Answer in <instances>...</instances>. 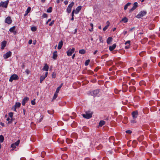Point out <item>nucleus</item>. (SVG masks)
Returning a JSON list of instances; mask_svg holds the SVG:
<instances>
[{"mask_svg": "<svg viewBox=\"0 0 160 160\" xmlns=\"http://www.w3.org/2000/svg\"><path fill=\"white\" fill-rule=\"evenodd\" d=\"M92 113L90 111H87L85 112V114H82L83 117L86 119H89L92 117Z\"/></svg>", "mask_w": 160, "mask_h": 160, "instance_id": "1", "label": "nucleus"}, {"mask_svg": "<svg viewBox=\"0 0 160 160\" xmlns=\"http://www.w3.org/2000/svg\"><path fill=\"white\" fill-rule=\"evenodd\" d=\"M147 12L145 11H142L136 16L138 18H140L146 15Z\"/></svg>", "mask_w": 160, "mask_h": 160, "instance_id": "2", "label": "nucleus"}, {"mask_svg": "<svg viewBox=\"0 0 160 160\" xmlns=\"http://www.w3.org/2000/svg\"><path fill=\"white\" fill-rule=\"evenodd\" d=\"M18 79L19 77L16 74H13L10 76L9 79V81L12 82L13 80H17Z\"/></svg>", "mask_w": 160, "mask_h": 160, "instance_id": "3", "label": "nucleus"}, {"mask_svg": "<svg viewBox=\"0 0 160 160\" xmlns=\"http://www.w3.org/2000/svg\"><path fill=\"white\" fill-rule=\"evenodd\" d=\"M9 2V0H7L5 2H1L0 3V7L7 8Z\"/></svg>", "mask_w": 160, "mask_h": 160, "instance_id": "4", "label": "nucleus"}, {"mask_svg": "<svg viewBox=\"0 0 160 160\" xmlns=\"http://www.w3.org/2000/svg\"><path fill=\"white\" fill-rule=\"evenodd\" d=\"M74 5V3L73 2H72L68 5V8L67 9V12L69 13L71 11L72 8Z\"/></svg>", "mask_w": 160, "mask_h": 160, "instance_id": "5", "label": "nucleus"}, {"mask_svg": "<svg viewBox=\"0 0 160 160\" xmlns=\"http://www.w3.org/2000/svg\"><path fill=\"white\" fill-rule=\"evenodd\" d=\"M48 74V72H47L45 73L44 75H42L40 77V83H42V82L47 77Z\"/></svg>", "mask_w": 160, "mask_h": 160, "instance_id": "6", "label": "nucleus"}, {"mask_svg": "<svg viewBox=\"0 0 160 160\" xmlns=\"http://www.w3.org/2000/svg\"><path fill=\"white\" fill-rule=\"evenodd\" d=\"M75 51V48H72V49H69L67 52V55L69 56H71L72 53H73Z\"/></svg>", "mask_w": 160, "mask_h": 160, "instance_id": "7", "label": "nucleus"}, {"mask_svg": "<svg viewBox=\"0 0 160 160\" xmlns=\"http://www.w3.org/2000/svg\"><path fill=\"white\" fill-rule=\"evenodd\" d=\"M132 115L133 119L136 118L138 115V112L137 111H135L132 112Z\"/></svg>", "mask_w": 160, "mask_h": 160, "instance_id": "8", "label": "nucleus"}, {"mask_svg": "<svg viewBox=\"0 0 160 160\" xmlns=\"http://www.w3.org/2000/svg\"><path fill=\"white\" fill-rule=\"evenodd\" d=\"M99 92V90L98 89H96L94 90L91 94L93 96H96L98 95Z\"/></svg>", "mask_w": 160, "mask_h": 160, "instance_id": "9", "label": "nucleus"}, {"mask_svg": "<svg viewBox=\"0 0 160 160\" xmlns=\"http://www.w3.org/2000/svg\"><path fill=\"white\" fill-rule=\"evenodd\" d=\"M12 20L10 17H8L5 19V22L8 24H11L12 22Z\"/></svg>", "mask_w": 160, "mask_h": 160, "instance_id": "10", "label": "nucleus"}, {"mask_svg": "<svg viewBox=\"0 0 160 160\" xmlns=\"http://www.w3.org/2000/svg\"><path fill=\"white\" fill-rule=\"evenodd\" d=\"M11 54L12 52L11 51H9L4 55L3 57L5 59H6L9 57Z\"/></svg>", "mask_w": 160, "mask_h": 160, "instance_id": "11", "label": "nucleus"}, {"mask_svg": "<svg viewBox=\"0 0 160 160\" xmlns=\"http://www.w3.org/2000/svg\"><path fill=\"white\" fill-rule=\"evenodd\" d=\"M29 98L27 97H25L22 100V104L23 106H24L26 103L29 100Z\"/></svg>", "mask_w": 160, "mask_h": 160, "instance_id": "12", "label": "nucleus"}, {"mask_svg": "<svg viewBox=\"0 0 160 160\" xmlns=\"http://www.w3.org/2000/svg\"><path fill=\"white\" fill-rule=\"evenodd\" d=\"M136 90V88L133 86H131L129 87V91L131 92H134Z\"/></svg>", "mask_w": 160, "mask_h": 160, "instance_id": "13", "label": "nucleus"}, {"mask_svg": "<svg viewBox=\"0 0 160 160\" xmlns=\"http://www.w3.org/2000/svg\"><path fill=\"white\" fill-rule=\"evenodd\" d=\"M7 44V42L6 41H3L1 42V49L2 50L5 47H6Z\"/></svg>", "mask_w": 160, "mask_h": 160, "instance_id": "14", "label": "nucleus"}, {"mask_svg": "<svg viewBox=\"0 0 160 160\" xmlns=\"http://www.w3.org/2000/svg\"><path fill=\"white\" fill-rule=\"evenodd\" d=\"M48 68H49V66H48V65L47 64L45 63L44 65V67H43V68H42V70L47 72L48 71Z\"/></svg>", "mask_w": 160, "mask_h": 160, "instance_id": "15", "label": "nucleus"}, {"mask_svg": "<svg viewBox=\"0 0 160 160\" xmlns=\"http://www.w3.org/2000/svg\"><path fill=\"white\" fill-rule=\"evenodd\" d=\"M116 45L115 44H113L112 46H109V49L111 51H113L116 47Z\"/></svg>", "mask_w": 160, "mask_h": 160, "instance_id": "16", "label": "nucleus"}, {"mask_svg": "<svg viewBox=\"0 0 160 160\" xmlns=\"http://www.w3.org/2000/svg\"><path fill=\"white\" fill-rule=\"evenodd\" d=\"M81 8H82V6H78V7L76 10V11L75 12V13L76 14L78 13L81 10Z\"/></svg>", "mask_w": 160, "mask_h": 160, "instance_id": "17", "label": "nucleus"}, {"mask_svg": "<svg viewBox=\"0 0 160 160\" xmlns=\"http://www.w3.org/2000/svg\"><path fill=\"white\" fill-rule=\"evenodd\" d=\"M63 45V42L61 41L59 42L58 44V49H60L61 48Z\"/></svg>", "mask_w": 160, "mask_h": 160, "instance_id": "18", "label": "nucleus"}, {"mask_svg": "<svg viewBox=\"0 0 160 160\" xmlns=\"http://www.w3.org/2000/svg\"><path fill=\"white\" fill-rule=\"evenodd\" d=\"M112 40V38L111 37H109L108 38L107 40V43L108 44H110L111 43V42Z\"/></svg>", "mask_w": 160, "mask_h": 160, "instance_id": "19", "label": "nucleus"}, {"mask_svg": "<svg viewBox=\"0 0 160 160\" xmlns=\"http://www.w3.org/2000/svg\"><path fill=\"white\" fill-rule=\"evenodd\" d=\"M105 122L103 120H101L99 123V126L100 127H102V126L105 125Z\"/></svg>", "mask_w": 160, "mask_h": 160, "instance_id": "20", "label": "nucleus"}, {"mask_svg": "<svg viewBox=\"0 0 160 160\" xmlns=\"http://www.w3.org/2000/svg\"><path fill=\"white\" fill-rule=\"evenodd\" d=\"M132 84V85H134L135 84V81L134 79H132L128 83V84L130 85Z\"/></svg>", "mask_w": 160, "mask_h": 160, "instance_id": "21", "label": "nucleus"}, {"mask_svg": "<svg viewBox=\"0 0 160 160\" xmlns=\"http://www.w3.org/2000/svg\"><path fill=\"white\" fill-rule=\"evenodd\" d=\"M128 19L126 17H124L122 19L121 21L123 22L124 23H126L128 22Z\"/></svg>", "mask_w": 160, "mask_h": 160, "instance_id": "22", "label": "nucleus"}, {"mask_svg": "<svg viewBox=\"0 0 160 160\" xmlns=\"http://www.w3.org/2000/svg\"><path fill=\"white\" fill-rule=\"evenodd\" d=\"M57 57V52H54L53 53L52 58L54 59H56Z\"/></svg>", "mask_w": 160, "mask_h": 160, "instance_id": "23", "label": "nucleus"}, {"mask_svg": "<svg viewBox=\"0 0 160 160\" xmlns=\"http://www.w3.org/2000/svg\"><path fill=\"white\" fill-rule=\"evenodd\" d=\"M155 25L153 24H150L148 26V28L150 30H152L154 28Z\"/></svg>", "mask_w": 160, "mask_h": 160, "instance_id": "24", "label": "nucleus"}, {"mask_svg": "<svg viewBox=\"0 0 160 160\" xmlns=\"http://www.w3.org/2000/svg\"><path fill=\"white\" fill-rule=\"evenodd\" d=\"M79 53L81 54H83L86 53V51L84 49H81L79 50Z\"/></svg>", "mask_w": 160, "mask_h": 160, "instance_id": "25", "label": "nucleus"}, {"mask_svg": "<svg viewBox=\"0 0 160 160\" xmlns=\"http://www.w3.org/2000/svg\"><path fill=\"white\" fill-rule=\"evenodd\" d=\"M66 142L68 144L72 143V140L68 138H67L66 140Z\"/></svg>", "mask_w": 160, "mask_h": 160, "instance_id": "26", "label": "nucleus"}, {"mask_svg": "<svg viewBox=\"0 0 160 160\" xmlns=\"http://www.w3.org/2000/svg\"><path fill=\"white\" fill-rule=\"evenodd\" d=\"M68 158V155L66 154H63L62 155L61 158L63 159H65Z\"/></svg>", "mask_w": 160, "mask_h": 160, "instance_id": "27", "label": "nucleus"}, {"mask_svg": "<svg viewBox=\"0 0 160 160\" xmlns=\"http://www.w3.org/2000/svg\"><path fill=\"white\" fill-rule=\"evenodd\" d=\"M15 26H13L12 27L10 28L9 30L10 32H14V30L15 28Z\"/></svg>", "mask_w": 160, "mask_h": 160, "instance_id": "28", "label": "nucleus"}, {"mask_svg": "<svg viewBox=\"0 0 160 160\" xmlns=\"http://www.w3.org/2000/svg\"><path fill=\"white\" fill-rule=\"evenodd\" d=\"M131 3H130V2H128L124 6V9L125 10H126L127 8H128V6H129L130 4H131Z\"/></svg>", "mask_w": 160, "mask_h": 160, "instance_id": "29", "label": "nucleus"}, {"mask_svg": "<svg viewBox=\"0 0 160 160\" xmlns=\"http://www.w3.org/2000/svg\"><path fill=\"white\" fill-rule=\"evenodd\" d=\"M4 140V137L2 135H0V142H3Z\"/></svg>", "mask_w": 160, "mask_h": 160, "instance_id": "30", "label": "nucleus"}, {"mask_svg": "<svg viewBox=\"0 0 160 160\" xmlns=\"http://www.w3.org/2000/svg\"><path fill=\"white\" fill-rule=\"evenodd\" d=\"M21 103L19 102H16L15 105H14L15 107L16 108H19L21 106Z\"/></svg>", "mask_w": 160, "mask_h": 160, "instance_id": "31", "label": "nucleus"}, {"mask_svg": "<svg viewBox=\"0 0 160 160\" xmlns=\"http://www.w3.org/2000/svg\"><path fill=\"white\" fill-rule=\"evenodd\" d=\"M52 12V8L50 7L47 10V12H48L50 13Z\"/></svg>", "mask_w": 160, "mask_h": 160, "instance_id": "32", "label": "nucleus"}, {"mask_svg": "<svg viewBox=\"0 0 160 160\" xmlns=\"http://www.w3.org/2000/svg\"><path fill=\"white\" fill-rule=\"evenodd\" d=\"M31 8L30 7H29L27 8V10L25 12L27 13H29L31 11Z\"/></svg>", "mask_w": 160, "mask_h": 160, "instance_id": "33", "label": "nucleus"}, {"mask_svg": "<svg viewBox=\"0 0 160 160\" xmlns=\"http://www.w3.org/2000/svg\"><path fill=\"white\" fill-rule=\"evenodd\" d=\"M136 8L134 6H133V7L130 10L129 12H131L133 11Z\"/></svg>", "mask_w": 160, "mask_h": 160, "instance_id": "34", "label": "nucleus"}, {"mask_svg": "<svg viewBox=\"0 0 160 160\" xmlns=\"http://www.w3.org/2000/svg\"><path fill=\"white\" fill-rule=\"evenodd\" d=\"M31 30L32 31H35L37 30V28L35 26L32 27L31 28Z\"/></svg>", "mask_w": 160, "mask_h": 160, "instance_id": "35", "label": "nucleus"}, {"mask_svg": "<svg viewBox=\"0 0 160 160\" xmlns=\"http://www.w3.org/2000/svg\"><path fill=\"white\" fill-rule=\"evenodd\" d=\"M58 93H56V92H55L53 97L52 100H54L57 98L58 96Z\"/></svg>", "mask_w": 160, "mask_h": 160, "instance_id": "36", "label": "nucleus"}, {"mask_svg": "<svg viewBox=\"0 0 160 160\" xmlns=\"http://www.w3.org/2000/svg\"><path fill=\"white\" fill-rule=\"evenodd\" d=\"M48 112L50 114H52L54 113V111L53 110H52L50 111L48 110Z\"/></svg>", "mask_w": 160, "mask_h": 160, "instance_id": "37", "label": "nucleus"}, {"mask_svg": "<svg viewBox=\"0 0 160 160\" xmlns=\"http://www.w3.org/2000/svg\"><path fill=\"white\" fill-rule=\"evenodd\" d=\"M109 24H108V25H106L103 28V30L104 31H106L107 29V28H108V27L109 26Z\"/></svg>", "mask_w": 160, "mask_h": 160, "instance_id": "38", "label": "nucleus"}, {"mask_svg": "<svg viewBox=\"0 0 160 160\" xmlns=\"http://www.w3.org/2000/svg\"><path fill=\"white\" fill-rule=\"evenodd\" d=\"M20 143V140H18L16 142L14 143L15 146H18Z\"/></svg>", "mask_w": 160, "mask_h": 160, "instance_id": "39", "label": "nucleus"}, {"mask_svg": "<svg viewBox=\"0 0 160 160\" xmlns=\"http://www.w3.org/2000/svg\"><path fill=\"white\" fill-rule=\"evenodd\" d=\"M135 119H133L131 120L130 121L131 122L132 124L136 123V121Z\"/></svg>", "mask_w": 160, "mask_h": 160, "instance_id": "40", "label": "nucleus"}, {"mask_svg": "<svg viewBox=\"0 0 160 160\" xmlns=\"http://www.w3.org/2000/svg\"><path fill=\"white\" fill-rule=\"evenodd\" d=\"M90 61H86V62H85V66H88L89 64Z\"/></svg>", "mask_w": 160, "mask_h": 160, "instance_id": "41", "label": "nucleus"}, {"mask_svg": "<svg viewBox=\"0 0 160 160\" xmlns=\"http://www.w3.org/2000/svg\"><path fill=\"white\" fill-rule=\"evenodd\" d=\"M35 99H34L33 100L31 101V103L33 105H34L36 103H35Z\"/></svg>", "mask_w": 160, "mask_h": 160, "instance_id": "42", "label": "nucleus"}, {"mask_svg": "<svg viewBox=\"0 0 160 160\" xmlns=\"http://www.w3.org/2000/svg\"><path fill=\"white\" fill-rule=\"evenodd\" d=\"M60 89H61V88L58 87L57 88L56 90V91L55 92H56V93H58L59 92V90H60Z\"/></svg>", "mask_w": 160, "mask_h": 160, "instance_id": "43", "label": "nucleus"}, {"mask_svg": "<svg viewBox=\"0 0 160 160\" xmlns=\"http://www.w3.org/2000/svg\"><path fill=\"white\" fill-rule=\"evenodd\" d=\"M54 20L52 21H51V22H50V23L49 24V26H52V25L54 23Z\"/></svg>", "mask_w": 160, "mask_h": 160, "instance_id": "44", "label": "nucleus"}, {"mask_svg": "<svg viewBox=\"0 0 160 160\" xmlns=\"http://www.w3.org/2000/svg\"><path fill=\"white\" fill-rule=\"evenodd\" d=\"M8 115L10 117H11V118H12L13 116V113L11 112L9 113Z\"/></svg>", "mask_w": 160, "mask_h": 160, "instance_id": "45", "label": "nucleus"}, {"mask_svg": "<svg viewBox=\"0 0 160 160\" xmlns=\"http://www.w3.org/2000/svg\"><path fill=\"white\" fill-rule=\"evenodd\" d=\"M56 75L55 73L53 72L52 74V78H55L56 77Z\"/></svg>", "mask_w": 160, "mask_h": 160, "instance_id": "46", "label": "nucleus"}, {"mask_svg": "<svg viewBox=\"0 0 160 160\" xmlns=\"http://www.w3.org/2000/svg\"><path fill=\"white\" fill-rule=\"evenodd\" d=\"M130 154L132 156H133L134 155V152L132 151H131L130 152Z\"/></svg>", "mask_w": 160, "mask_h": 160, "instance_id": "47", "label": "nucleus"}, {"mask_svg": "<svg viewBox=\"0 0 160 160\" xmlns=\"http://www.w3.org/2000/svg\"><path fill=\"white\" fill-rule=\"evenodd\" d=\"M25 72H26V73H27V74L28 75L29 74V73L30 72V71L28 69H27L25 71Z\"/></svg>", "mask_w": 160, "mask_h": 160, "instance_id": "48", "label": "nucleus"}, {"mask_svg": "<svg viewBox=\"0 0 160 160\" xmlns=\"http://www.w3.org/2000/svg\"><path fill=\"white\" fill-rule=\"evenodd\" d=\"M14 119H13L12 118L8 122V123L9 124L10 123H12L13 122V121L14 120Z\"/></svg>", "mask_w": 160, "mask_h": 160, "instance_id": "49", "label": "nucleus"}, {"mask_svg": "<svg viewBox=\"0 0 160 160\" xmlns=\"http://www.w3.org/2000/svg\"><path fill=\"white\" fill-rule=\"evenodd\" d=\"M99 41H100V42H102V43H103V40L102 39V37L99 36Z\"/></svg>", "mask_w": 160, "mask_h": 160, "instance_id": "50", "label": "nucleus"}, {"mask_svg": "<svg viewBox=\"0 0 160 160\" xmlns=\"http://www.w3.org/2000/svg\"><path fill=\"white\" fill-rule=\"evenodd\" d=\"M133 6L137 8L138 6V3L137 2H135L133 4Z\"/></svg>", "mask_w": 160, "mask_h": 160, "instance_id": "51", "label": "nucleus"}, {"mask_svg": "<svg viewBox=\"0 0 160 160\" xmlns=\"http://www.w3.org/2000/svg\"><path fill=\"white\" fill-rule=\"evenodd\" d=\"M45 152H41V156L42 157V158H44V155L45 154Z\"/></svg>", "mask_w": 160, "mask_h": 160, "instance_id": "52", "label": "nucleus"}, {"mask_svg": "<svg viewBox=\"0 0 160 160\" xmlns=\"http://www.w3.org/2000/svg\"><path fill=\"white\" fill-rule=\"evenodd\" d=\"M130 44H129L128 45H127L125 47V49H128L130 48Z\"/></svg>", "mask_w": 160, "mask_h": 160, "instance_id": "53", "label": "nucleus"}, {"mask_svg": "<svg viewBox=\"0 0 160 160\" xmlns=\"http://www.w3.org/2000/svg\"><path fill=\"white\" fill-rule=\"evenodd\" d=\"M42 17L43 18H46L47 17V15L46 13H44Z\"/></svg>", "mask_w": 160, "mask_h": 160, "instance_id": "54", "label": "nucleus"}, {"mask_svg": "<svg viewBox=\"0 0 160 160\" xmlns=\"http://www.w3.org/2000/svg\"><path fill=\"white\" fill-rule=\"evenodd\" d=\"M126 132L127 133H128V134H131L132 132L130 130H128L126 131Z\"/></svg>", "mask_w": 160, "mask_h": 160, "instance_id": "55", "label": "nucleus"}, {"mask_svg": "<svg viewBox=\"0 0 160 160\" xmlns=\"http://www.w3.org/2000/svg\"><path fill=\"white\" fill-rule=\"evenodd\" d=\"M87 73L91 74H92L93 73V72L90 70H88L87 71Z\"/></svg>", "mask_w": 160, "mask_h": 160, "instance_id": "56", "label": "nucleus"}, {"mask_svg": "<svg viewBox=\"0 0 160 160\" xmlns=\"http://www.w3.org/2000/svg\"><path fill=\"white\" fill-rule=\"evenodd\" d=\"M16 146L14 144H12L11 145V147L13 148H16Z\"/></svg>", "mask_w": 160, "mask_h": 160, "instance_id": "57", "label": "nucleus"}, {"mask_svg": "<svg viewBox=\"0 0 160 160\" xmlns=\"http://www.w3.org/2000/svg\"><path fill=\"white\" fill-rule=\"evenodd\" d=\"M130 41H128L126 42H125V45H128V44H130Z\"/></svg>", "mask_w": 160, "mask_h": 160, "instance_id": "58", "label": "nucleus"}, {"mask_svg": "<svg viewBox=\"0 0 160 160\" xmlns=\"http://www.w3.org/2000/svg\"><path fill=\"white\" fill-rule=\"evenodd\" d=\"M67 147H65V148H61V149L62 150V151H66L67 150Z\"/></svg>", "mask_w": 160, "mask_h": 160, "instance_id": "59", "label": "nucleus"}, {"mask_svg": "<svg viewBox=\"0 0 160 160\" xmlns=\"http://www.w3.org/2000/svg\"><path fill=\"white\" fill-rule=\"evenodd\" d=\"M108 55L107 54H105L104 56H103L102 57V59H104L105 58V57H108Z\"/></svg>", "mask_w": 160, "mask_h": 160, "instance_id": "60", "label": "nucleus"}, {"mask_svg": "<svg viewBox=\"0 0 160 160\" xmlns=\"http://www.w3.org/2000/svg\"><path fill=\"white\" fill-rule=\"evenodd\" d=\"M12 109L15 111V112H16V107H15V106H14V107H13L12 108Z\"/></svg>", "mask_w": 160, "mask_h": 160, "instance_id": "61", "label": "nucleus"}, {"mask_svg": "<svg viewBox=\"0 0 160 160\" xmlns=\"http://www.w3.org/2000/svg\"><path fill=\"white\" fill-rule=\"evenodd\" d=\"M144 82H145L144 81H141L140 82L139 84H140V85H142L143 84H144Z\"/></svg>", "mask_w": 160, "mask_h": 160, "instance_id": "62", "label": "nucleus"}, {"mask_svg": "<svg viewBox=\"0 0 160 160\" xmlns=\"http://www.w3.org/2000/svg\"><path fill=\"white\" fill-rule=\"evenodd\" d=\"M75 12V10H73L72 12V17H74V13Z\"/></svg>", "mask_w": 160, "mask_h": 160, "instance_id": "63", "label": "nucleus"}, {"mask_svg": "<svg viewBox=\"0 0 160 160\" xmlns=\"http://www.w3.org/2000/svg\"><path fill=\"white\" fill-rule=\"evenodd\" d=\"M32 42V40L31 39L29 40L28 43L29 44H31Z\"/></svg>", "mask_w": 160, "mask_h": 160, "instance_id": "64", "label": "nucleus"}]
</instances>
